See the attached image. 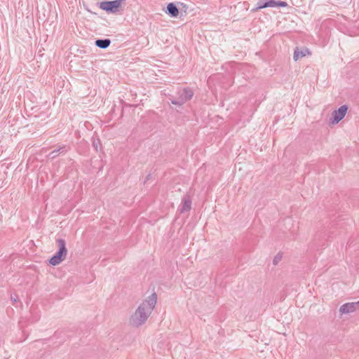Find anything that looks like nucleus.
I'll return each instance as SVG.
<instances>
[{"label":"nucleus","instance_id":"1","mask_svg":"<svg viewBox=\"0 0 359 359\" xmlns=\"http://www.w3.org/2000/svg\"><path fill=\"white\" fill-rule=\"evenodd\" d=\"M157 294L154 292L137 307L130 318V324L138 327L144 325L156 306Z\"/></svg>","mask_w":359,"mask_h":359},{"label":"nucleus","instance_id":"2","mask_svg":"<svg viewBox=\"0 0 359 359\" xmlns=\"http://www.w3.org/2000/svg\"><path fill=\"white\" fill-rule=\"evenodd\" d=\"M126 0L104 1L99 3V7L108 13H116L119 11L121 4Z\"/></svg>","mask_w":359,"mask_h":359},{"label":"nucleus","instance_id":"3","mask_svg":"<svg viewBox=\"0 0 359 359\" xmlns=\"http://www.w3.org/2000/svg\"><path fill=\"white\" fill-rule=\"evenodd\" d=\"M194 95V90L189 88H184L177 99H170L174 105L182 106L187 102L191 100Z\"/></svg>","mask_w":359,"mask_h":359},{"label":"nucleus","instance_id":"4","mask_svg":"<svg viewBox=\"0 0 359 359\" xmlns=\"http://www.w3.org/2000/svg\"><path fill=\"white\" fill-rule=\"evenodd\" d=\"M287 4L283 1H275V0H261L257 2V6L252 9V12L257 11L260 9L268 8V7H286Z\"/></svg>","mask_w":359,"mask_h":359},{"label":"nucleus","instance_id":"5","mask_svg":"<svg viewBox=\"0 0 359 359\" xmlns=\"http://www.w3.org/2000/svg\"><path fill=\"white\" fill-rule=\"evenodd\" d=\"M348 111V106L344 104L341 106L338 109L333 111L332 117L330 118V123L332 124H337L342 120L346 116Z\"/></svg>","mask_w":359,"mask_h":359},{"label":"nucleus","instance_id":"6","mask_svg":"<svg viewBox=\"0 0 359 359\" xmlns=\"http://www.w3.org/2000/svg\"><path fill=\"white\" fill-rule=\"evenodd\" d=\"M66 257L67 255L60 250H57L56 253L50 258L48 262L53 266H57L64 261L66 259Z\"/></svg>","mask_w":359,"mask_h":359},{"label":"nucleus","instance_id":"7","mask_svg":"<svg viewBox=\"0 0 359 359\" xmlns=\"http://www.w3.org/2000/svg\"><path fill=\"white\" fill-rule=\"evenodd\" d=\"M357 306H359V301L358 302L346 303L340 306L339 311L341 313H352L356 310Z\"/></svg>","mask_w":359,"mask_h":359},{"label":"nucleus","instance_id":"8","mask_svg":"<svg viewBox=\"0 0 359 359\" xmlns=\"http://www.w3.org/2000/svg\"><path fill=\"white\" fill-rule=\"evenodd\" d=\"M191 208V200L189 195H185L182 200V204L180 209V212L183 213L185 212H188Z\"/></svg>","mask_w":359,"mask_h":359},{"label":"nucleus","instance_id":"9","mask_svg":"<svg viewBox=\"0 0 359 359\" xmlns=\"http://www.w3.org/2000/svg\"><path fill=\"white\" fill-rule=\"evenodd\" d=\"M165 13L172 18H177L179 15V9L174 3H169L167 5Z\"/></svg>","mask_w":359,"mask_h":359},{"label":"nucleus","instance_id":"10","mask_svg":"<svg viewBox=\"0 0 359 359\" xmlns=\"http://www.w3.org/2000/svg\"><path fill=\"white\" fill-rule=\"evenodd\" d=\"M306 54H311L308 48H304L302 50L297 48L294 50L293 58L295 61L298 60L299 58H302L306 55Z\"/></svg>","mask_w":359,"mask_h":359},{"label":"nucleus","instance_id":"11","mask_svg":"<svg viewBox=\"0 0 359 359\" xmlns=\"http://www.w3.org/2000/svg\"><path fill=\"white\" fill-rule=\"evenodd\" d=\"M95 44L100 48L105 49L111 44V40L109 39H97Z\"/></svg>","mask_w":359,"mask_h":359},{"label":"nucleus","instance_id":"12","mask_svg":"<svg viewBox=\"0 0 359 359\" xmlns=\"http://www.w3.org/2000/svg\"><path fill=\"white\" fill-rule=\"evenodd\" d=\"M56 242H57V247H58L57 250H60V252L64 253L65 255H67V249L66 248V242H65V239L58 238L56 240Z\"/></svg>","mask_w":359,"mask_h":359},{"label":"nucleus","instance_id":"13","mask_svg":"<svg viewBox=\"0 0 359 359\" xmlns=\"http://www.w3.org/2000/svg\"><path fill=\"white\" fill-rule=\"evenodd\" d=\"M65 146L60 147L58 149H55V150L52 151L51 152H50L48 156L49 158L53 159V158H56L60 153L65 152Z\"/></svg>","mask_w":359,"mask_h":359},{"label":"nucleus","instance_id":"14","mask_svg":"<svg viewBox=\"0 0 359 359\" xmlns=\"http://www.w3.org/2000/svg\"><path fill=\"white\" fill-rule=\"evenodd\" d=\"M93 146L95 149L96 151H98V147L100 146V140L97 139V141L94 140L93 142Z\"/></svg>","mask_w":359,"mask_h":359},{"label":"nucleus","instance_id":"15","mask_svg":"<svg viewBox=\"0 0 359 359\" xmlns=\"http://www.w3.org/2000/svg\"><path fill=\"white\" fill-rule=\"evenodd\" d=\"M282 256L281 255H276L274 259H273V264L276 265L278 264V262L280 260Z\"/></svg>","mask_w":359,"mask_h":359},{"label":"nucleus","instance_id":"16","mask_svg":"<svg viewBox=\"0 0 359 359\" xmlns=\"http://www.w3.org/2000/svg\"><path fill=\"white\" fill-rule=\"evenodd\" d=\"M11 299H12L14 302H15L17 301V296H15V297H13L11 295Z\"/></svg>","mask_w":359,"mask_h":359},{"label":"nucleus","instance_id":"17","mask_svg":"<svg viewBox=\"0 0 359 359\" xmlns=\"http://www.w3.org/2000/svg\"><path fill=\"white\" fill-rule=\"evenodd\" d=\"M149 177H150V175H148L147 176V180H149Z\"/></svg>","mask_w":359,"mask_h":359}]
</instances>
